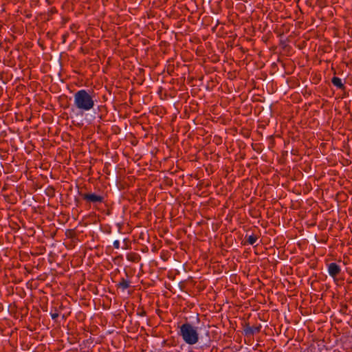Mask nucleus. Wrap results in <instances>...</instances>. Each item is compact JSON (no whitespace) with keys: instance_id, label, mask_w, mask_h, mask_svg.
<instances>
[{"instance_id":"2","label":"nucleus","mask_w":352,"mask_h":352,"mask_svg":"<svg viewBox=\"0 0 352 352\" xmlns=\"http://www.w3.org/2000/svg\"><path fill=\"white\" fill-rule=\"evenodd\" d=\"M180 335L184 342L188 344H195L199 340L197 328L190 323H184L180 327Z\"/></svg>"},{"instance_id":"4","label":"nucleus","mask_w":352,"mask_h":352,"mask_svg":"<svg viewBox=\"0 0 352 352\" xmlns=\"http://www.w3.org/2000/svg\"><path fill=\"white\" fill-rule=\"evenodd\" d=\"M261 325L258 324L257 326H250L249 324H246L244 327L243 332L244 334L247 336H251L256 333H258L261 331Z\"/></svg>"},{"instance_id":"9","label":"nucleus","mask_w":352,"mask_h":352,"mask_svg":"<svg viewBox=\"0 0 352 352\" xmlns=\"http://www.w3.org/2000/svg\"><path fill=\"white\" fill-rule=\"evenodd\" d=\"M113 245L114 248L119 249L120 248V241L118 240L114 241Z\"/></svg>"},{"instance_id":"7","label":"nucleus","mask_w":352,"mask_h":352,"mask_svg":"<svg viewBox=\"0 0 352 352\" xmlns=\"http://www.w3.org/2000/svg\"><path fill=\"white\" fill-rule=\"evenodd\" d=\"M332 83L333 84L334 86L339 88H341L343 86L342 80L338 77H333L332 78Z\"/></svg>"},{"instance_id":"8","label":"nucleus","mask_w":352,"mask_h":352,"mask_svg":"<svg viewBox=\"0 0 352 352\" xmlns=\"http://www.w3.org/2000/svg\"><path fill=\"white\" fill-rule=\"evenodd\" d=\"M257 240L258 237L254 234L250 235L247 238V242L250 245H254L257 241Z\"/></svg>"},{"instance_id":"6","label":"nucleus","mask_w":352,"mask_h":352,"mask_svg":"<svg viewBox=\"0 0 352 352\" xmlns=\"http://www.w3.org/2000/svg\"><path fill=\"white\" fill-rule=\"evenodd\" d=\"M119 287L122 288L123 290L127 289L130 286V283L129 280L125 279H122V280L118 284Z\"/></svg>"},{"instance_id":"3","label":"nucleus","mask_w":352,"mask_h":352,"mask_svg":"<svg viewBox=\"0 0 352 352\" xmlns=\"http://www.w3.org/2000/svg\"><path fill=\"white\" fill-rule=\"evenodd\" d=\"M82 198L87 201L91 203H101L103 201V197L95 193L85 194L82 195Z\"/></svg>"},{"instance_id":"1","label":"nucleus","mask_w":352,"mask_h":352,"mask_svg":"<svg viewBox=\"0 0 352 352\" xmlns=\"http://www.w3.org/2000/svg\"><path fill=\"white\" fill-rule=\"evenodd\" d=\"M95 102L96 100L94 91L80 89L74 94L72 111L76 110L82 114L94 109Z\"/></svg>"},{"instance_id":"5","label":"nucleus","mask_w":352,"mask_h":352,"mask_svg":"<svg viewBox=\"0 0 352 352\" xmlns=\"http://www.w3.org/2000/svg\"><path fill=\"white\" fill-rule=\"evenodd\" d=\"M340 272V267L335 263H331L328 265V272L332 277L336 276Z\"/></svg>"},{"instance_id":"10","label":"nucleus","mask_w":352,"mask_h":352,"mask_svg":"<svg viewBox=\"0 0 352 352\" xmlns=\"http://www.w3.org/2000/svg\"><path fill=\"white\" fill-rule=\"evenodd\" d=\"M51 315V317L53 320H56L58 317V313H51L50 314Z\"/></svg>"}]
</instances>
